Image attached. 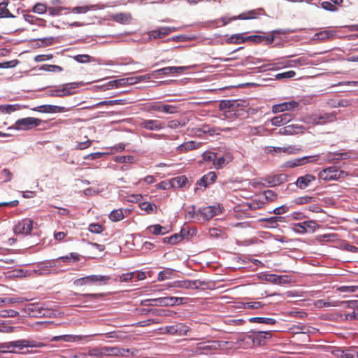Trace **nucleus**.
<instances>
[{
	"label": "nucleus",
	"instance_id": "obj_12",
	"mask_svg": "<svg viewBox=\"0 0 358 358\" xmlns=\"http://www.w3.org/2000/svg\"><path fill=\"white\" fill-rule=\"evenodd\" d=\"M34 222L30 219H23L20 221L13 228L15 234L27 236L29 234L33 228Z\"/></svg>",
	"mask_w": 358,
	"mask_h": 358
},
{
	"label": "nucleus",
	"instance_id": "obj_54",
	"mask_svg": "<svg viewBox=\"0 0 358 358\" xmlns=\"http://www.w3.org/2000/svg\"><path fill=\"white\" fill-rule=\"evenodd\" d=\"M182 240V236L178 234H176L170 237L164 238V243H169L170 244L174 245L178 243Z\"/></svg>",
	"mask_w": 358,
	"mask_h": 358
},
{
	"label": "nucleus",
	"instance_id": "obj_60",
	"mask_svg": "<svg viewBox=\"0 0 358 358\" xmlns=\"http://www.w3.org/2000/svg\"><path fill=\"white\" fill-rule=\"evenodd\" d=\"M24 19L26 22H27L28 23H29L31 24H37L38 21H40V22L43 21V20H42V19L36 17L34 15H28V14L24 15Z\"/></svg>",
	"mask_w": 358,
	"mask_h": 358
},
{
	"label": "nucleus",
	"instance_id": "obj_39",
	"mask_svg": "<svg viewBox=\"0 0 358 358\" xmlns=\"http://www.w3.org/2000/svg\"><path fill=\"white\" fill-rule=\"evenodd\" d=\"M264 306H265V304L261 301H249V302H244L242 303V307L244 309L257 310V309L264 308Z\"/></svg>",
	"mask_w": 358,
	"mask_h": 358
},
{
	"label": "nucleus",
	"instance_id": "obj_44",
	"mask_svg": "<svg viewBox=\"0 0 358 358\" xmlns=\"http://www.w3.org/2000/svg\"><path fill=\"white\" fill-rule=\"evenodd\" d=\"M302 121L308 124L318 125L317 113L304 116Z\"/></svg>",
	"mask_w": 358,
	"mask_h": 358
},
{
	"label": "nucleus",
	"instance_id": "obj_49",
	"mask_svg": "<svg viewBox=\"0 0 358 358\" xmlns=\"http://www.w3.org/2000/svg\"><path fill=\"white\" fill-rule=\"evenodd\" d=\"M296 76V72L294 71H288L283 73H280L275 75L276 80L289 79Z\"/></svg>",
	"mask_w": 358,
	"mask_h": 358
},
{
	"label": "nucleus",
	"instance_id": "obj_34",
	"mask_svg": "<svg viewBox=\"0 0 358 358\" xmlns=\"http://www.w3.org/2000/svg\"><path fill=\"white\" fill-rule=\"evenodd\" d=\"M87 353L89 358H103V346L90 348Z\"/></svg>",
	"mask_w": 358,
	"mask_h": 358
},
{
	"label": "nucleus",
	"instance_id": "obj_21",
	"mask_svg": "<svg viewBox=\"0 0 358 358\" xmlns=\"http://www.w3.org/2000/svg\"><path fill=\"white\" fill-rule=\"evenodd\" d=\"M84 337L80 335H61L52 337L50 341L52 342L62 341L66 343L78 342L82 341Z\"/></svg>",
	"mask_w": 358,
	"mask_h": 358
},
{
	"label": "nucleus",
	"instance_id": "obj_20",
	"mask_svg": "<svg viewBox=\"0 0 358 358\" xmlns=\"http://www.w3.org/2000/svg\"><path fill=\"white\" fill-rule=\"evenodd\" d=\"M187 69V66H168L155 70L153 73L157 75L180 74Z\"/></svg>",
	"mask_w": 358,
	"mask_h": 358
},
{
	"label": "nucleus",
	"instance_id": "obj_33",
	"mask_svg": "<svg viewBox=\"0 0 358 358\" xmlns=\"http://www.w3.org/2000/svg\"><path fill=\"white\" fill-rule=\"evenodd\" d=\"M287 180V176L285 174H280L272 177H268L266 179L268 186L274 187L279 185Z\"/></svg>",
	"mask_w": 358,
	"mask_h": 358
},
{
	"label": "nucleus",
	"instance_id": "obj_6",
	"mask_svg": "<svg viewBox=\"0 0 358 358\" xmlns=\"http://www.w3.org/2000/svg\"><path fill=\"white\" fill-rule=\"evenodd\" d=\"M110 280V276L109 275H91L76 279L74 281V285L77 286L94 284L106 285Z\"/></svg>",
	"mask_w": 358,
	"mask_h": 358
},
{
	"label": "nucleus",
	"instance_id": "obj_7",
	"mask_svg": "<svg viewBox=\"0 0 358 358\" xmlns=\"http://www.w3.org/2000/svg\"><path fill=\"white\" fill-rule=\"evenodd\" d=\"M147 112H160L165 114H173L177 112L176 107L173 105L164 104L161 101H155L145 103L144 106Z\"/></svg>",
	"mask_w": 358,
	"mask_h": 358
},
{
	"label": "nucleus",
	"instance_id": "obj_56",
	"mask_svg": "<svg viewBox=\"0 0 358 358\" xmlns=\"http://www.w3.org/2000/svg\"><path fill=\"white\" fill-rule=\"evenodd\" d=\"M18 108L17 105H3L0 106V112L9 113L13 111H15Z\"/></svg>",
	"mask_w": 358,
	"mask_h": 358
},
{
	"label": "nucleus",
	"instance_id": "obj_64",
	"mask_svg": "<svg viewBox=\"0 0 358 358\" xmlns=\"http://www.w3.org/2000/svg\"><path fill=\"white\" fill-rule=\"evenodd\" d=\"M74 59L79 63H88L90 62V57L88 55H78Z\"/></svg>",
	"mask_w": 358,
	"mask_h": 358
},
{
	"label": "nucleus",
	"instance_id": "obj_58",
	"mask_svg": "<svg viewBox=\"0 0 358 358\" xmlns=\"http://www.w3.org/2000/svg\"><path fill=\"white\" fill-rule=\"evenodd\" d=\"M103 227L99 224H91L89 226V231L94 234H100L103 231Z\"/></svg>",
	"mask_w": 358,
	"mask_h": 358
},
{
	"label": "nucleus",
	"instance_id": "obj_5",
	"mask_svg": "<svg viewBox=\"0 0 358 358\" xmlns=\"http://www.w3.org/2000/svg\"><path fill=\"white\" fill-rule=\"evenodd\" d=\"M346 176L345 171L338 169L336 166L325 168L318 173V178L324 181L336 180L344 178Z\"/></svg>",
	"mask_w": 358,
	"mask_h": 358
},
{
	"label": "nucleus",
	"instance_id": "obj_16",
	"mask_svg": "<svg viewBox=\"0 0 358 358\" xmlns=\"http://www.w3.org/2000/svg\"><path fill=\"white\" fill-rule=\"evenodd\" d=\"M139 126L150 131H159L164 128V123L157 120H142Z\"/></svg>",
	"mask_w": 358,
	"mask_h": 358
},
{
	"label": "nucleus",
	"instance_id": "obj_26",
	"mask_svg": "<svg viewBox=\"0 0 358 358\" xmlns=\"http://www.w3.org/2000/svg\"><path fill=\"white\" fill-rule=\"evenodd\" d=\"M176 29L174 27H161L157 30H152L150 31L149 36L150 38H160L164 36H166L171 34L172 31H174Z\"/></svg>",
	"mask_w": 358,
	"mask_h": 358
},
{
	"label": "nucleus",
	"instance_id": "obj_42",
	"mask_svg": "<svg viewBox=\"0 0 358 358\" xmlns=\"http://www.w3.org/2000/svg\"><path fill=\"white\" fill-rule=\"evenodd\" d=\"M334 35H335L334 31L324 30V31H322L319 33H317L315 35V36L316 37L317 39L324 41V40H327V39H329V38L333 37Z\"/></svg>",
	"mask_w": 358,
	"mask_h": 358
},
{
	"label": "nucleus",
	"instance_id": "obj_47",
	"mask_svg": "<svg viewBox=\"0 0 358 358\" xmlns=\"http://www.w3.org/2000/svg\"><path fill=\"white\" fill-rule=\"evenodd\" d=\"M33 110L41 113H54V105H42L34 108Z\"/></svg>",
	"mask_w": 358,
	"mask_h": 358
},
{
	"label": "nucleus",
	"instance_id": "obj_59",
	"mask_svg": "<svg viewBox=\"0 0 358 358\" xmlns=\"http://www.w3.org/2000/svg\"><path fill=\"white\" fill-rule=\"evenodd\" d=\"M264 196L266 201H273L276 199L277 194H275L273 191L268 189L264 191Z\"/></svg>",
	"mask_w": 358,
	"mask_h": 358
},
{
	"label": "nucleus",
	"instance_id": "obj_50",
	"mask_svg": "<svg viewBox=\"0 0 358 358\" xmlns=\"http://www.w3.org/2000/svg\"><path fill=\"white\" fill-rule=\"evenodd\" d=\"M96 6H77L74 7L71 9V12L76 13H85L91 9H96Z\"/></svg>",
	"mask_w": 358,
	"mask_h": 358
},
{
	"label": "nucleus",
	"instance_id": "obj_53",
	"mask_svg": "<svg viewBox=\"0 0 358 358\" xmlns=\"http://www.w3.org/2000/svg\"><path fill=\"white\" fill-rule=\"evenodd\" d=\"M41 69L50 72H61L63 70V69L60 66L48 64H45L42 66L41 67Z\"/></svg>",
	"mask_w": 358,
	"mask_h": 358
},
{
	"label": "nucleus",
	"instance_id": "obj_23",
	"mask_svg": "<svg viewBox=\"0 0 358 358\" xmlns=\"http://www.w3.org/2000/svg\"><path fill=\"white\" fill-rule=\"evenodd\" d=\"M294 117L291 113H283L273 117L271 120L272 125L279 127L289 122Z\"/></svg>",
	"mask_w": 358,
	"mask_h": 358
},
{
	"label": "nucleus",
	"instance_id": "obj_37",
	"mask_svg": "<svg viewBox=\"0 0 358 358\" xmlns=\"http://www.w3.org/2000/svg\"><path fill=\"white\" fill-rule=\"evenodd\" d=\"M139 208L145 211L147 213H155L157 210V207L154 203H150L149 202H141L139 203Z\"/></svg>",
	"mask_w": 358,
	"mask_h": 358
},
{
	"label": "nucleus",
	"instance_id": "obj_9",
	"mask_svg": "<svg viewBox=\"0 0 358 358\" xmlns=\"http://www.w3.org/2000/svg\"><path fill=\"white\" fill-rule=\"evenodd\" d=\"M41 120L29 117L17 120L15 124L14 128L17 130H30L34 127L40 125Z\"/></svg>",
	"mask_w": 358,
	"mask_h": 358
},
{
	"label": "nucleus",
	"instance_id": "obj_32",
	"mask_svg": "<svg viewBox=\"0 0 358 358\" xmlns=\"http://www.w3.org/2000/svg\"><path fill=\"white\" fill-rule=\"evenodd\" d=\"M275 64L280 65L283 67H293L296 66L297 64L300 66L307 65L308 64V62H307V59L304 57H300L296 59L285 61L277 63Z\"/></svg>",
	"mask_w": 358,
	"mask_h": 358
},
{
	"label": "nucleus",
	"instance_id": "obj_46",
	"mask_svg": "<svg viewBox=\"0 0 358 358\" xmlns=\"http://www.w3.org/2000/svg\"><path fill=\"white\" fill-rule=\"evenodd\" d=\"M143 312H145L146 313H152L155 315H160V316H171V313L169 310H158V309H143Z\"/></svg>",
	"mask_w": 358,
	"mask_h": 358
},
{
	"label": "nucleus",
	"instance_id": "obj_3",
	"mask_svg": "<svg viewBox=\"0 0 358 358\" xmlns=\"http://www.w3.org/2000/svg\"><path fill=\"white\" fill-rule=\"evenodd\" d=\"M25 313L34 317H50L51 310L43 303H34L28 304L24 308Z\"/></svg>",
	"mask_w": 358,
	"mask_h": 358
},
{
	"label": "nucleus",
	"instance_id": "obj_30",
	"mask_svg": "<svg viewBox=\"0 0 358 358\" xmlns=\"http://www.w3.org/2000/svg\"><path fill=\"white\" fill-rule=\"evenodd\" d=\"M114 21L117 23L128 24L132 20L131 15L129 13H118L112 16Z\"/></svg>",
	"mask_w": 358,
	"mask_h": 358
},
{
	"label": "nucleus",
	"instance_id": "obj_10",
	"mask_svg": "<svg viewBox=\"0 0 358 358\" xmlns=\"http://www.w3.org/2000/svg\"><path fill=\"white\" fill-rule=\"evenodd\" d=\"M318 228V224L313 220H307L293 224V230L299 234L313 233Z\"/></svg>",
	"mask_w": 358,
	"mask_h": 358
},
{
	"label": "nucleus",
	"instance_id": "obj_36",
	"mask_svg": "<svg viewBox=\"0 0 358 358\" xmlns=\"http://www.w3.org/2000/svg\"><path fill=\"white\" fill-rule=\"evenodd\" d=\"M80 255L76 252H71L69 255L66 256L60 257L57 260L66 263L77 262L80 260Z\"/></svg>",
	"mask_w": 358,
	"mask_h": 358
},
{
	"label": "nucleus",
	"instance_id": "obj_18",
	"mask_svg": "<svg viewBox=\"0 0 358 358\" xmlns=\"http://www.w3.org/2000/svg\"><path fill=\"white\" fill-rule=\"evenodd\" d=\"M222 210L220 206H209L199 209L201 215L206 220H209L214 216L221 213Z\"/></svg>",
	"mask_w": 358,
	"mask_h": 358
},
{
	"label": "nucleus",
	"instance_id": "obj_13",
	"mask_svg": "<svg viewBox=\"0 0 358 358\" xmlns=\"http://www.w3.org/2000/svg\"><path fill=\"white\" fill-rule=\"evenodd\" d=\"M204 282L199 280H179L173 282L169 285V287H178L182 289H199L204 285Z\"/></svg>",
	"mask_w": 358,
	"mask_h": 358
},
{
	"label": "nucleus",
	"instance_id": "obj_22",
	"mask_svg": "<svg viewBox=\"0 0 358 358\" xmlns=\"http://www.w3.org/2000/svg\"><path fill=\"white\" fill-rule=\"evenodd\" d=\"M317 122L319 124H324L336 120V116L334 113L317 112Z\"/></svg>",
	"mask_w": 358,
	"mask_h": 358
},
{
	"label": "nucleus",
	"instance_id": "obj_17",
	"mask_svg": "<svg viewBox=\"0 0 358 358\" xmlns=\"http://www.w3.org/2000/svg\"><path fill=\"white\" fill-rule=\"evenodd\" d=\"M299 106V103L295 101H290L287 102H283L278 104H275L272 106V113H278L285 111L292 110L296 108Z\"/></svg>",
	"mask_w": 358,
	"mask_h": 358
},
{
	"label": "nucleus",
	"instance_id": "obj_19",
	"mask_svg": "<svg viewBox=\"0 0 358 358\" xmlns=\"http://www.w3.org/2000/svg\"><path fill=\"white\" fill-rule=\"evenodd\" d=\"M151 302H155V305L159 306H171L170 296L159 297L155 299H148L141 301L142 306H151L153 305Z\"/></svg>",
	"mask_w": 358,
	"mask_h": 358
},
{
	"label": "nucleus",
	"instance_id": "obj_45",
	"mask_svg": "<svg viewBox=\"0 0 358 358\" xmlns=\"http://www.w3.org/2000/svg\"><path fill=\"white\" fill-rule=\"evenodd\" d=\"M301 150V149L300 147L294 145L282 147V152H285L289 155L297 154Z\"/></svg>",
	"mask_w": 358,
	"mask_h": 358
},
{
	"label": "nucleus",
	"instance_id": "obj_24",
	"mask_svg": "<svg viewBox=\"0 0 358 358\" xmlns=\"http://www.w3.org/2000/svg\"><path fill=\"white\" fill-rule=\"evenodd\" d=\"M202 145V143L195 141H187L177 147V150L180 153L186 152L189 150L198 149Z\"/></svg>",
	"mask_w": 358,
	"mask_h": 358
},
{
	"label": "nucleus",
	"instance_id": "obj_4",
	"mask_svg": "<svg viewBox=\"0 0 358 358\" xmlns=\"http://www.w3.org/2000/svg\"><path fill=\"white\" fill-rule=\"evenodd\" d=\"M79 87L78 83H69L61 85L48 91L50 96L63 97L75 93V90Z\"/></svg>",
	"mask_w": 358,
	"mask_h": 358
},
{
	"label": "nucleus",
	"instance_id": "obj_41",
	"mask_svg": "<svg viewBox=\"0 0 358 358\" xmlns=\"http://www.w3.org/2000/svg\"><path fill=\"white\" fill-rule=\"evenodd\" d=\"M187 182V178L185 176H178L171 181V186L176 187H182Z\"/></svg>",
	"mask_w": 358,
	"mask_h": 358
},
{
	"label": "nucleus",
	"instance_id": "obj_8",
	"mask_svg": "<svg viewBox=\"0 0 358 358\" xmlns=\"http://www.w3.org/2000/svg\"><path fill=\"white\" fill-rule=\"evenodd\" d=\"M320 154L311 156H304L301 158L288 160L282 164V167L285 169H293L295 167L305 165L308 163H315L320 159Z\"/></svg>",
	"mask_w": 358,
	"mask_h": 358
},
{
	"label": "nucleus",
	"instance_id": "obj_61",
	"mask_svg": "<svg viewBox=\"0 0 358 358\" xmlns=\"http://www.w3.org/2000/svg\"><path fill=\"white\" fill-rule=\"evenodd\" d=\"M134 272H129L127 273H122L119 276V278L120 282H128L132 279H134Z\"/></svg>",
	"mask_w": 358,
	"mask_h": 358
},
{
	"label": "nucleus",
	"instance_id": "obj_31",
	"mask_svg": "<svg viewBox=\"0 0 358 358\" xmlns=\"http://www.w3.org/2000/svg\"><path fill=\"white\" fill-rule=\"evenodd\" d=\"M264 10L263 8H257L255 10H250L248 13H241L238 16V19L239 20H251L255 19L259 15H264Z\"/></svg>",
	"mask_w": 358,
	"mask_h": 358
},
{
	"label": "nucleus",
	"instance_id": "obj_62",
	"mask_svg": "<svg viewBox=\"0 0 358 358\" xmlns=\"http://www.w3.org/2000/svg\"><path fill=\"white\" fill-rule=\"evenodd\" d=\"M341 292H355L358 290V286H341L337 288Z\"/></svg>",
	"mask_w": 358,
	"mask_h": 358
},
{
	"label": "nucleus",
	"instance_id": "obj_55",
	"mask_svg": "<svg viewBox=\"0 0 358 358\" xmlns=\"http://www.w3.org/2000/svg\"><path fill=\"white\" fill-rule=\"evenodd\" d=\"M163 229H164V227H162L161 225L155 224V225L148 227L147 228V231L153 234L158 235V234H164L163 232H162V230Z\"/></svg>",
	"mask_w": 358,
	"mask_h": 358
},
{
	"label": "nucleus",
	"instance_id": "obj_43",
	"mask_svg": "<svg viewBox=\"0 0 358 358\" xmlns=\"http://www.w3.org/2000/svg\"><path fill=\"white\" fill-rule=\"evenodd\" d=\"M173 271H174L171 268H165L158 273L157 280L159 281H163L171 278V276L173 274Z\"/></svg>",
	"mask_w": 358,
	"mask_h": 358
},
{
	"label": "nucleus",
	"instance_id": "obj_15",
	"mask_svg": "<svg viewBox=\"0 0 358 358\" xmlns=\"http://www.w3.org/2000/svg\"><path fill=\"white\" fill-rule=\"evenodd\" d=\"M305 130L304 126L299 124H292L280 128L278 134L280 135H296L303 134Z\"/></svg>",
	"mask_w": 358,
	"mask_h": 358
},
{
	"label": "nucleus",
	"instance_id": "obj_57",
	"mask_svg": "<svg viewBox=\"0 0 358 358\" xmlns=\"http://www.w3.org/2000/svg\"><path fill=\"white\" fill-rule=\"evenodd\" d=\"M321 6L323 9L328 10V11L334 12V11L337 10V8L336 7V6L332 2H330V1L322 2Z\"/></svg>",
	"mask_w": 358,
	"mask_h": 358
},
{
	"label": "nucleus",
	"instance_id": "obj_29",
	"mask_svg": "<svg viewBox=\"0 0 358 358\" xmlns=\"http://www.w3.org/2000/svg\"><path fill=\"white\" fill-rule=\"evenodd\" d=\"M128 209L119 208L113 210L109 215V219L113 222H118L123 220L129 214Z\"/></svg>",
	"mask_w": 358,
	"mask_h": 358
},
{
	"label": "nucleus",
	"instance_id": "obj_63",
	"mask_svg": "<svg viewBox=\"0 0 358 358\" xmlns=\"http://www.w3.org/2000/svg\"><path fill=\"white\" fill-rule=\"evenodd\" d=\"M341 304H344L348 308H353L354 310H358V300L341 301Z\"/></svg>",
	"mask_w": 358,
	"mask_h": 358
},
{
	"label": "nucleus",
	"instance_id": "obj_27",
	"mask_svg": "<svg viewBox=\"0 0 358 358\" xmlns=\"http://www.w3.org/2000/svg\"><path fill=\"white\" fill-rule=\"evenodd\" d=\"M271 338V331H258L254 334L253 342L259 345L266 343V340Z\"/></svg>",
	"mask_w": 358,
	"mask_h": 358
},
{
	"label": "nucleus",
	"instance_id": "obj_28",
	"mask_svg": "<svg viewBox=\"0 0 358 358\" xmlns=\"http://www.w3.org/2000/svg\"><path fill=\"white\" fill-rule=\"evenodd\" d=\"M216 178V173L214 171H210L198 180L196 185L200 187L203 186L204 187H207L209 185L213 183Z\"/></svg>",
	"mask_w": 358,
	"mask_h": 358
},
{
	"label": "nucleus",
	"instance_id": "obj_48",
	"mask_svg": "<svg viewBox=\"0 0 358 358\" xmlns=\"http://www.w3.org/2000/svg\"><path fill=\"white\" fill-rule=\"evenodd\" d=\"M247 39L248 38H243L242 34H234L227 39V42L229 43H241L245 42Z\"/></svg>",
	"mask_w": 358,
	"mask_h": 358
},
{
	"label": "nucleus",
	"instance_id": "obj_25",
	"mask_svg": "<svg viewBox=\"0 0 358 358\" xmlns=\"http://www.w3.org/2000/svg\"><path fill=\"white\" fill-rule=\"evenodd\" d=\"M315 180V177L311 174H306L303 176L299 177L295 182L296 185L303 189L308 187L311 182Z\"/></svg>",
	"mask_w": 358,
	"mask_h": 358
},
{
	"label": "nucleus",
	"instance_id": "obj_1",
	"mask_svg": "<svg viewBox=\"0 0 358 358\" xmlns=\"http://www.w3.org/2000/svg\"><path fill=\"white\" fill-rule=\"evenodd\" d=\"M222 111L220 116L234 120L237 118L243 119L248 115V103L244 100H225L220 103Z\"/></svg>",
	"mask_w": 358,
	"mask_h": 358
},
{
	"label": "nucleus",
	"instance_id": "obj_2",
	"mask_svg": "<svg viewBox=\"0 0 358 358\" xmlns=\"http://www.w3.org/2000/svg\"><path fill=\"white\" fill-rule=\"evenodd\" d=\"M45 345L43 343L25 339L10 341L0 345L2 352H17L25 348H41Z\"/></svg>",
	"mask_w": 358,
	"mask_h": 358
},
{
	"label": "nucleus",
	"instance_id": "obj_52",
	"mask_svg": "<svg viewBox=\"0 0 358 358\" xmlns=\"http://www.w3.org/2000/svg\"><path fill=\"white\" fill-rule=\"evenodd\" d=\"M32 10L34 13H36L38 14H44L47 11V6L44 3H37L33 7Z\"/></svg>",
	"mask_w": 358,
	"mask_h": 358
},
{
	"label": "nucleus",
	"instance_id": "obj_40",
	"mask_svg": "<svg viewBox=\"0 0 358 358\" xmlns=\"http://www.w3.org/2000/svg\"><path fill=\"white\" fill-rule=\"evenodd\" d=\"M231 160L230 157L227 158L226 157H215L213 165L217 169H222L226 164Z\"/></svg>",
	"mask_w": 358,
	"mask_h": 358
},
{
	"label": "nucleus",
	"instance_id": "obj_51",
	"mask_svg": "<svg viewBox=\"0 0 358 358\" xmlns=\"http://www.w3.org/2000/svg\"><path fill=\"white\" fill-rule=\"evenodd\" d=\"M19 315V313L13 309L1 310V317H15Z\"/></svg>",
	"mask_w": 358,
	"mask_h": 358
},
{
	"label": "nucleus",
	"instance_id": "obj_14",
	"mask_svg": "<svg viewBox=\"0 0 358 358\" xmlns=\"http://www.w3.org/2000/svg\"><path fill=\"white\" fill-rule=\"evenodd\" d=\"M166 333L171 335L184 336L187 335L189 331V327L185 324L178 323L171 326H166L164 327Z\"/></svg>",
	"mask_w": 358,
	"mask_h": 358
},
{
	"label": "nucleus",
	"instance_id": "obj_38",
	"mask_svg": "<svg viewBox=\"0 0 358 358\" xmlns=\"http://www.w3.org/2000/svg\"><path fill=\"white\" fill-rule=\"evenodd\" d=\"M248 320L251 323L257 322L266 324H275L276 323V320L275 319L270 317H251Z\"/></svg>",
	"mask_w": 358,
	"mask_h": 358
},
{
	"label": "nucleus",
	"instance_id": "obj_35",
	"mask_svg": "<svg viewBox=\"0 0 358 358\" xmlns=\"http://www.w3.org/2000/svg\"><path fill=\"white\" fill-rule=\"evenodd\" d=\"M341 302L337 301H330L325 299H320L317 300L315 305L317 308H324V307H335L340 306Z\"/></svg>",
	"mask_w": 358,
	"mask_h": 358
},
{
	"label": "nucleus",
	"instance_id": "obj_11",
	"mask_svg": "<svg viewBox=\"0 0 358 358\" xmlns=\"http://www.w3.org/2000/svg\"><path fill=\"white\" fill-rule=\"evenodd\" d=\"M136 350L129 349V348H120L118 347H108L103 346V354L104 357L110 356H127V353H131V355H134L136 352Z\"/></svg>",
	"mask_w": 358,
	"mask_h": 358
}]
</instances>
